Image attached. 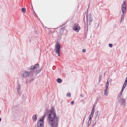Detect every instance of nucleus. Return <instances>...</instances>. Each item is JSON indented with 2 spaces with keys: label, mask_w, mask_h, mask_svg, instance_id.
<instances>
[{
  "label": "nucleus",
  "mask_w": 127,
  "mask_h": 127,
  "mask_svg": "<svg viewBox=\"0 0 127 127\" xmlns=\"http://www.w3.org/2000/svg\"><path fill=\"white\" fill-rule=\"evenodd\" d=\"M47 115L51 127H57L59 117L57 116L54 107H52L51 109L47 111Z\"/></svg>",
  "instance_id": "obj_1"
},
{
  "label": "nucleus",
  "mask_w": 127,
  "mask_h": 127,
  "mask_svg": "<svg viewBox=\"0 0 127 127\" xmlns=\"http://www.w3.org/2000/svg\"><path fill=\"white\" fill-rule=\"evenodd\" d=\"M39 67L38 64H36L32 66L29 69L28 71L26 72L24 71V73H22L21 76L23 77H31L34 75L36 76L38 73L40 72L41 69L37 70Z\"/></svg>",
  "instance_id": "obj_2"
},
{
  "label": "nucleus",
  "mask_w": 127,
  "mask_h": 127,
  "mask_svg": "<svg viewBox=\"0 0 127 127\" xmlns=\"http://www.w3.org/2000/svg\"><path fill=\"white\" fill-rule=\"evenodd\" d=\"M46 116L45 113L44 115L42 116L40 118L39 120L37 123V127H43L44 124V120Z\"/></svg>",
  "instance_id": "obj_3"
},
{
  "label": "nucleus",
  "mask_w": 127,
  "mask_h": 127,
  "mask_svg": "<svg viewBox=\"0 0 127 127\" xmlns=\"http://www.w3.org/2000/svg\"><path fill=\"white\" fill-rule=\"evenodd\" d=\"M73 30L76 32H78L80 29V27L78 24L77 23L75 24L74 26L73 27Z\"/></svg>",
  "instance_id": "obj_4"
},
{
  "label": "nucleus",
  "mask_w": 127,
  "mask_h": 127,
  "mask_svg": "<svg viewBox=\"0 0 127 127\" xmlns=\"http://www.w3.org/2000/svg\"><path fill=\"white\" fill-rule=\"evenodd\" d=\"M118 102L120 103V105L121 106L123 105L124 106L126 104L125 100L124 98H120Z\"/></svg>",
  "instance_id": "obj_5"
},
{
  "label": "nucleus",
  "mask_w": 127,
  "mask_h": 127,
  "mask_svg": "<svg viewBox=\"0 0 127 127\" xmlns=\"http://www.w3.org/2000/svg\"><path fill=\"white\" fill-rule=\"evenodd\" d=\"M122 12L123 14H124L126 11V2L125 1L123 2V4L122 5Z\"/></svg>",
  "instance_id": "obj_6"
},
{
  "label": "nucleus",
  "mask_w": 127,
  "mask_h": 127,
  "mask_svg": "<svg viewBox=\"0 0 127 127\" xmlns=\"http://www.w3.org/2000/svg\"><path fill=\"white\" fill-rule=\"evenodd\" d=\"M95 122H97L98 120L99 117V115L98 114V110H97L95 112Z\"/></svg>",
  "instance_id": "obj_7"
},
{
  "label": "nucleus",
  "mask_w": 127,
  "mask_h": 127,
  "mask_svg": "<svg viewBox=\"0 0 127 127\" xmlns=\"http://www.w3.org/2000/svg\"><path fill=\"white\" fill-rule=\"evenodd\" d=\"M55 48V49H59L61 48V45L59 44L58 41H57L56 44Z\"/></svg>",
  "instance_id": "obj_8"
},
{
  "label": "nucleus",
  "mask_w": 127,
  "mask_h": 127,
  "mask_svg": "<svg viewBox=\"0 0 127 127\" xmlns=\"http://www.w3.org/2000/svg\"><path fill=\"white\" fill-rule=\"evenodd\" d=\"M89 24H90L91 22L93 21V18L92 17V16L90 14L89 15Z\"/></svg>",
  "instance_id": "obj_9"
},
{
  "label": "nucleus",
  "mask_w": 127,
  "mask_h": 127,
  "mask_svg": "<svg viewBox=\"0 0 127 127\" xmlns=\"http://www.w3.org/2000/svg\"><path fill=\"white\" fill-rule=\"evenodd\" d=\"M20 87H21V85L19 84H18L17 87V91L19 95L20 94Z\"/></svg>",
  "instance_id": "obj_10"
},
{
  "label": "nucleus",
  "mask_w": 127,
  "mask_h": 127,
  "mask_svg": "<svg viewBox=\"0 0 127 127\" xmlns=\"http://www.w3.org/2000/svg\"><path fill=\"white\" fill-rule=\"evenodd\" d=\"M94 105L93 107V108H92V112L91 113V115L90 116H91V119H92V117L93 115H94V109H95V107L94 106Z\"/></svg>",
  "instance_id": "obj_11"
},
{
  "label": "nucleus",
  "mask_w": 127,
  "mask_h": 127,
  "mask_svg": "<svg viewBox=\"0 0 127 127\" xmlns=\"http://www.w3.org/2000/svg\"><path fill=\"white\" fill-rule=\"evenodd\" d=\"M60 49H55V52H56L58 54V56H60Z\"/></svg>",
  "instance_id": "obj_12"
},
{
  "label": "nucleus",
  "mask_w": 127,
  "mask_h": 127,
  "mask_svg": "<svg viewBox=\"0 0 127 127\" xmlns=\"http://www.w3.org/2000/svg\"><path fill=\"white\" fill-rule=\"evenodd\" d=\"M91 119H91V116H90L89 119L88 123V126H89L91 124Z\"/></svg>",
  "instance_id": "obj_13"
},
{
  "label": "nucleus",
  "mask_w": 127,
  "mask_h": 127,
  "mask_svg": "<svg viewBox=\"0 0 127 127\" xmlns=\"http://www.w3.org/2000/svg\"><path fill=\"white\" fill-rule=\"evenodd\" d=\"M37 118L36 115H34L32 117V119H33V121L34 122H35L37 120Z\"/></svg>",
  "instance_id": "obj_14"
},
{
  "label": "nucleus",
  "mask_w": 127,
  "mask_h": 127,
  "mask_svg": "<svg viewBox=\"0 0 127 127\" xmlns=\"http://www.w3.org/2000/svg\"><path fill=\"white\" fill-rule=\"evenodd\" d=\"M57 82L59 83H61L62 81V80L60 78H58L57 79Z\"/></svg>",
  "instance_id": "obj_15"
},
{
  "label": "nucleus",
  "mask_w": 127,
  "mask_h": 127,
  "mask_svg": "<svg viewBox=\"0 0 127 127\" xmlns=\"http://www.w3.org/2000/svg\"><path fill=\"white\" fill-rule=\"evenodd\" d=\"M124 15L123 14L122 15V16L121 17V23L122 22V21L124 20Z\"/></svg>",
  "instance_id": "obj_16"
},
{
  "label": "nucleus",
  "mask_w": 127,
  "mask_h": 127,
  "mask_svg": "<svg viewBox=\"0 0 127 127\" xmlns=\"http://www.w3.org/2000/svg\"><path fill=\"white\" fill-rule=\"evenodd\" d=\"M107 88H106L105 89L104 91V94L105 95H107Z\"/></svg>",
  "instance_id": "obj_17"
},
{
  "label": "nucleus",
  "mask_w": 127,
  "mask_h": 127,
  "mask_svg": "<svg viewBox=\"0 0 127 127\" xmlns=\"http://www.w3.org/2000/svg\"><path fill=\"white\" fill-rule=\"evenodd\" d=\"M22 12H24V13H25L26 12V9L25 8H23L21 9Z\"/></svg>",
  "instance_id": "obj_18"
},
{
  "label": "nucleus",
  "mask_w": 127,
  "mask_h": 127,
  "mask_svg": "<svg viewBox=\"0 0 127 127\" xmlns=\"http://www.w3.org/2000/svg\"><path fill=\"white\" fill-rule=\"evenodd\" d=\"M122 92L121 91V92L119 94L118 96V97H120L121 96Z\"/></svg>",
  "instance_id": "obj_19"
},
{
  "label": "nucleus",
  "mask_w": 127,
  "mask_h": 127,
  "mask_svg": "<svg viewBox=\"0 0 127 127\" xmlns=\"http://www.w3.org/2000/svg\"><path fill=\"white\" fill-rule=\"evenodd\" d=\"M108 85H109V83H108V82L107 81L106 83V88H107Z\"/></svg>",
  "instance_id": "obj_20"
},
{
  "label": "nucleus",
  "mask_w": 127,
  "mask_h": 127,
  "mask_svg": "<svg viewBox=\"0 0 127 127\" xmlns=\"http://www.w3.org/2000/svg\"><path fill=\"white\" fill-rule=\"evenodd\" d=\"M108 45H109V47H112L113 46L112 44H110V43Z\"/></svg>",
  "instance_id": "obj_21"
},
{
  "label": "nucleus",
  "mask_w": 127,
  "mask_h": 127,
  "mask_svg": "<svg viewBox=\"0 0 127 127\" xmlns=\"http://www.w3.org/2000/svg\"><path fill=\"white\" fill-rule=\"evenodd\" d=\"M67 96H69V97H70L71 95H70V93H67Z\"/></svg>",
  "instance_id": "obj_22"
},
{
  "label": "nucleus",
  "mask_w": 127,
  "mask_h": 127,
  "mask_svg": "<svg viewBox=\"0 0 127 127\" xmlns=\"http://www.w3.org/2000/svg\"><path fill=\"white\" fill-rule=\"evenodd\" d=\"M82 51L83 52H86V50L85 49H83L82 50Z\"/></svg>",
  "instance_id": "obj_23"
},
{
  "label": "nucleus",
  "mask_w": 127,
  "mask_h": 127,
  "mask_svg": "<svg viewBox=\"0 0 127 127\" xmlns=\"http://www.w3.org/2000/svg\"><path fill=\"white\" fill-rule=\"evenodd\" d=\"M125 87H122V90H121V91H122L123 92L124 90L125 89Z\"/></svg>",
  "instance_id": "obj_24"
},
{
  "label": "nucleus",
  "mask_w": 127,
  "mask_h": 127,
  "mask_svg": "<svg viewBox=\"0 0 127 127\" xmlns=\"http://www.w3.org/2000/svg\"><path fill=\"white\" fill-rule=\"evenodd\" d=\"M74 101H72L71 102V103L72 104H74Z\"/></svg>",
  "instance_id": "obj_25"
},
{
  "label": "nucleus",
  "mask_w": 127,
  "mask_h": 127,
  "mask_svg": "<svg viewBox=\"0 0 127 127\" xmlns=\"http://www.w3.org/2000/svg\"><path fill=\"white\" fill-rule=\"evenodd\" d=\"M34 79L32 78V79H31L30 80V82L32 81H33V80Z\"/></svg>",
  "instance_id": "obj_26"
},
{
  "label": "nucleus",
  "mask_w": 127,
  "mask_h": 127,
  "mask_svg": "<svg viewBox=\"0 0 127 127\" xmlns=\"http://www.w3.org/2000/svg\"><path fill=\"white\" fill-rule=\"evenodd\" d=\"M126 85L125 84H124L123 87H124L125 88L126 87Z\"/></svg>",
  "instance_id": "obj_27"
},
{
  "label": "nucleus",
  "mask_w": 127,
  "mask_h": 127,
  "mask_svg": "<svg viewBox=\"0 0 127 127\" xmlns=\"http://www.w3.org/2000/svg\"><path fill=\"white\" fill-rule=\"evenodd\" d=\"M127 82H125L124 84H125L126 85H127Z\"/></svg>",
  "instance_id": "obj_28"
},
{
  "label": "nucleus",
  "mask_w": 127,
  "mask_h": 127,
  "mask_svg": "<svg viewBox=\"0 0 127 127\" xmlns=\"http://www.w3.org/2000/svg\"><path fill=\"white\" fill-rule=\"evenodd\" d=\"M125 82H127V79H126V78Z\"/></svg>",
  "instance_id": "obj_29"
},
{
  "label": "nucleus",
  "mask_w": 127,
  "mask_h": 127,
  "mask_svg": "<svg viewBox=\"0 0 127 127\" xmlns=\"http://www.w3.org/2000/svg\"><path fill=\"white\" fill-rule=\"evenodd\" d=\"M96 122H95V124H93V126H92V127H94V126L95 125V123H96Z\"/></svg>",
  "instance_id": "obj_30"
},
{
  "label": "nucleus",
  "mask_w": 127,
  "mask_h": 127,
  "mask_svg": "<svg viewBox=\"0 0 127 127\" xmlns=\"http://www.w3.org/2000/svg\"><path fill=\"white\" fill-rule=\"evenodd\" d=\"M80 96H81L82 97H83V95H82V94H81V95H80Z\"/></svg>",
  "instance_id": "obj_31"
},
{
  "label": "nucleus",
  "mask_w": 127,
  "mask_h": 127,
  "mask_svg": "<svg viewBox=\"0 0 127 127\" xmlns=\"http://www.w3.org/2000/svg\"><path fill=\"white\" fill-rule=\"evenodd\" d=\"M1 121V118H0V122Z\"/></svg>",
  "instance_id": "obj_32"
},
{
  "label": "nucleus",
  "mask_w": 127,
  "mask_h": 127,
  "mask_svg": "<svg viewBox=\"0 0 127 127\" xmlns=\"http://www.w3.org/2000/svg\"><path fill=\"white\" fill-rule=\"evenodd\" d=\"M85 117L84 118V120H83V122L84 121V120H85Z\"/></svg>",
  "instance_id": "obj_33"
},
{
  "label": "nucleus",
  "mask_w": 127,
  "mask_h": 127,
  "mask_svg": "<svg viewBox=\"0 0 127 127\" xmlns=\"http://www.w3.org/2000/svg\"><path fill=\"white\" fill-rule=\"evenodd\" d=\"M89 127V126H88H88L87 127Z\"/></svg>",
  "instance_id": "obj_34"
},
{
  "label": "nucleus",
  "mask_w": 127,
  "mask_h": 127,
  "mask_svg": "<svg viewBox=\"0 0 127 127\" xmlns=\"http://www.w3.org/2000/svg\"><path fill=\"white\" fill-rule=\"evenodd\" d=\"M100 79H99V81H100Z\"/></svg>",
  "instance_id": "obj_35"
},
{
  "label": "nucleus",
  "mask_w": 127,
  "mask_h": 127,
  "mask_svg": "<svg viewBox=\"0 0 127 127\" xmlns=\"http://www.w3.org/2000/svg\"><path fill=\"white\" fill-rule=\"evenodd\" d=\"M35 127H36V126H35Z\"/></svg>",
  "instance_id": "obj_36"
}]
</instances>
